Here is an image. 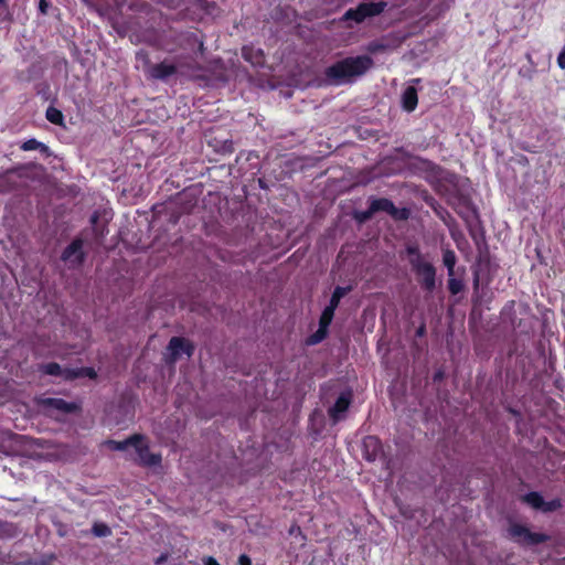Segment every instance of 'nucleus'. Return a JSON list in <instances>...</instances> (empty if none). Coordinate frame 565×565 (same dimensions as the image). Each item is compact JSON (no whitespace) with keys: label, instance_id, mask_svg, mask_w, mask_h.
<instances>
[{"label":"nucleus","instance_id":"obj_27","mask_svg":"<svg viewBox=\"0 0 565 565\" xmlns=\"http://www.w3.org/2000/svg\"><path fill=\"white\" fill-rule=\"evenodd\" d=\"M238 564L239 565H252V561L247 555L243 554L238 558Z\"/></svg>","mask_w":565,"mask_h":565},{"label":"nucleus","instance_id":"obj_28","mask_svg":"<svg viewBox=\"0 0 565 565\" xmlns=\"http://www.w3.org/2000/svg\"><path fill=\"white\" fill-rule=\"evenodd\" d=\"M202 561L204 565H220L218 562L212 556H206Z\"/></svg>","mask_w":565,"mask_h":565},{"label":"nucleus","instance_id":"obj_13","mask_svg":"<svg viewBox=\"0 0 565 565\" xmlns=\"http://www.w3.org/2000/svg\"><path fill=\"white\" fill-rule=\"evenodd\" d=\"M377 211H385L394 217H402V215H399V211L387 199H379L371 202L369 214L375 213Z\"/></svg>","mask_w":565,"mask_h":565},{"label":"nucleus","instance_id":"obj_9","mask_svg":"<svg viewBox=\"0 0 565 565\" xmlns=\"http://www.w3.org/2000/svg\"><path fill=\"white\" fill-rule=\"evenodd\" d=\"M335 308L328 306L324 308L321 317H320V326L319 330L311 337L310 343H317L321 341L327 333V328L332 321Z\"/></svg>","mask_w":565,"mask_h":565},{"label":"nucleus","instance_id":"obj_12","mask_svg":"<svg viewBox=\"0 0 565 565\" xmlns=\"http://www.w3.org/2000/svg\"><path fill=\"white\" fill-rule=\"evenodd\" d=\"M350 393H342L333 407L330 408L329 415L334 422H338L342 418V415L347 412L350 405Z\"/></svg>","mask_w":565,"mask_h":565},{"label":"nucleus","instance_id":"obj_29","mask_svg":"<svg viewBox=\"0 0 565 565\" xmlns=\"http://www.w3.org/2000/svg\"><path fill=\"white\" fill-rule=\"evenodd\" d=\"M47 6H49V3L46 2V0H40L39 8L42 13L46 12Z\"/></svg>","mask_w":565,"mask_h":565},{"label":"nucleus","instance_id":"obj_24","mask_svg":"<svg viewBox=\"0 0 565 565\" xmlns=\"http://www.w3.org/2000/svg\"><path fill=\"white\" fill-rule=\"evenodd\" d=\"M448 284H449V290L454 295L458 294L462 288L461 282L459 280L452 278V276L450 277Z\"/></svg>","mask_w":565,"mask_h":565},{"label":"nucleus","instance_id":"obj_25","mask_svg":"<svg viewBox=\"0 0 565 565\" xmlns=\"http://www.w3.org/2000/svg\"><path fill=\"white\" fill-rule=\"evenodd\" d=\"M557 64L562 70L565 68V47L561 51V53L557 56Z\"/></svg>","mask_w":565,"mask_h":565},{"label":"nucleus","instance_id":"obj_8","mask_svg":"<svg viewBox=\"0 0 565 565\" xmlns=\"http://www.w3.org/2000/svg\"><path fill=\"white\" fill-rule=\"evenodd\" d=\"M524 501L534 509H539L545 512L553 511L561 505L559 501L557 500L545 502L543 498L536 492H531L526 494L524 497Z\"/></svg>","mask_w":565,"mask_h":565},{"label":"nucleus","instance_id":"obj_21","mask_svg":"<svg viewBox=\"0 0 565 565\" xmlns=\"http://www.w3.org/2000/svg\"><path fill=\"white\" fill-rule=\"evenodd\" d=\"M46 118L52 124L61 125L63 121V114L58 109L50 107L46 110Z\"/></svg>","mask_w":565,"mask_h":565},{"label":"nucleus","instance_id":"obj_15","mask_svg":"<svg viewBox=\"0 0 565 565\" xmlns=\"http://www.w3.org/2000/svg\"><path fill=\"white\" fill-rule=\"evenodd\" d=\"M418 103L417 90L414 86H408L404 89L402 95L403 108L407 111H413Z\"/></svg>","mask_w":565,"mask_h":565},{"label":"nucleus","instance_id":"obj_4","mask_svg":"<svg viewBox=\"0 0 565 565\" xmlns=\"http://www.w3.org/2000/svg\"><path fill=\"white\" fill-rule=\"evenodd\" d=\"M130 456L145 466H158L161 462V456L150 452L145 439L139 435H136Z\"/></svg>","mask_w":565,"mask_h":565},{"label":"nucleus","instance_id":"obj_17","mask_svg":"<svg viewBox=\"0 0 565 565\" xmlns=\"http://www.w3.org/2000/svg\"><path fill=\"white\" fill-rule=\"evenodd\" d=\"M135 441H136V435L126 440H122V441L110 440L107 444H108L109 448L113 450L129 451V454H130Z\"/></svg>","mask_w":565,"mask_h":565},{"label":"nucleus","instance_id":"obj_7","mask_svg":"<svg viewBox=\"0 0 565 565\" xmlns=\"http://www.w3.org/2000/svg\"><path fill=\"white\" fill-rule=\"evenodd\" d=\"M82 247H83V242L81 239H75L64 250V253L62 255L63 260L65 263H67L71 267H75V266L79 265L84 258Z\"/></svg>","mask_w":565,"mask_h":565},{"label":"nucleus","instance_id":"obj_14","mask_svg":"<svg viewBox=\"0 0 565 565\" xmlns=\"http://www.w3.org/2000/svg\"><path fill=\"white\" fill-rule=\"evenodd\" d=\"M175 72V67L170 63H159L149 68V75L152 78L164 79Z\"/></svg>","mask_w":565,"mask_h":565},{"label":"nucleus","instance_id":"obj_30","mask_svg":"<svg viewBox=\"0 0 565 565\" xmlns=\"http://www.w3.org/2000/svg\"><path fill=\"white\" fill-rule=\"evenodd\" d=\"M3 3V0H0V6Z\"/></svg>","mask_w":565,"mask_h":565},{"label":"nucleus","instance_id":"obj_11","mask_svg":"<svg viewBox=\"0 0 565 565\" xmlns=\"http://www.w3.org/2000/svg\"><path fill=\"white\" fill-rule=\"evenodd\" d=\"M40 405L47 411H61L63 413H71L76 409L74 404L66 403L61 398H43L40 401Z\"/></svg>","mask_w":565,"mask_h":565},{"label":"nucleus","instance_id":"obj_5","mask_svg":"<svg viewBox=\"0 0 565 565\" xmlns=\"http://www.w3.org/2000/svg\"><path fill=\"white\" fill-rule=\"evenodd\" d=\"M192 354V347L189 341L181 338H172L167 348L166 359L173 363L179 359L189 358Z\"/></svg>","mask_w":565,"mask_h":565},{"label":"nucleus","instance_id":"obj_3","mask_svg":"<svg viewBox=\"0 0 565 565\" xmlns=\"http://www.w3.org/2000/svg\"><path fill=\"white\" fill-rule=\"evenodd\" d=\"M386 7V3L383 1L380 2H364L358 6L355 9H349L344 15L343 20H353L355 23H361L367 18H372L381 14Z\"/></svg>","mask_w":565,"mask_h":565},{"label":"nucleus","instance_id":"obj_22","mask_svg":"<svg viewBox=\"0 0 565 565\" xmlns=\"http://www.w3.org/2000/svg\"><path fill=\"white\" fill-rule=\"evenodd\" d=\"M348 292V289L344 287H337L332 294L330 305L333 308H337L340 299Z\"/></svg>","mask_w":565,"mask_h":565},{"label":"nucleus","instance_id":"obj_18","mask_svg":"<svg viewBox=\"0 0 565 565\" xmlns=\"http://www.w3.org/2000/svg\"><path fill=\"white\" fill-rule=\"evenodd\" d=\"M243 56L246 61H248L253 65H259L263 63V55L259 50L254 51L253 49L244 47Z\"/></svg>","mask_w":565,"mask_h":565},{"label":"nucleus","instance_id":"obj_16","mask_svg":"<svg viewBox=\"0 0 565 565\" xmlns=\"http://www.w3.org/2000/svg\"><path fill=\"white\" fill-rule=\"evenodd\" d=\"M43 371L49 375L64 376L65 379L78 376V374L74 373V371L62 370L61 366L56 363H49L44 365Z\"/></svg>","mask_w":565,"mask_h":565},{"label":"nucleus","instance_id":"obj_23","mask_svg":"<svg viewBox=\"0 0 565 565\" xmlns=\"http://www.w3.org/2000/svg\"><path fill=\"white\" fill-rule=\"evenodd\" d=\"M21 148L24 151H31V150H36V149H45L46 147L35 139H29L25 142H23Z\"/></svg>","mask_w":565,"mask_h":565},{"label":"nucleus","instance_id":"obj_10","mask_svg":"<svg viewBox=\"0 0 565 565\" xmlns=\"http://www.w3.org/2000/svg\"><path fill=\"white\" fill-rule=\"evenodd\" d=\"M363 451L367 460L374 461L382 455V445L379 438L367 436L363 439Z\"/></svg>","mask_w":565,"mask_h":565},{"label":"nucleus","instance_id":"obj_6","mask_svg":"<svg viewBox=\"0 0 565 565\" xmlns=\"http://www.w3.org/2000/svg\"><path fill=\"white\" fill-rule=\"evenodd\" d=\"M509 533L516 542L524 544H537L545 540L543 534L532 533L520 524H512L510 526Z\"/></svg>","mask_w":565,"mask_h":565},{"label":"nucleus","instance_id":"obj_26","mask_svg":"<svg viewBox=\"0 0 565 565\" xmlns=\"http://www.w3.org/2000/svg\"><path fill=\"white\" fill-rule=\"evenodd\" d=\"M76 373L78 375L85 374V375H87L90 379H94L96 376V373H95V371L93 369H84L81 372H76Z\"/></svg>","mask_w":565,"mask_h":565},{"label":"nucleus","instance_id":"obj_19","mask_svg":"<svg viewBox=\"0 0 565 565\" xmlns=\"http://www.w3.org/2000/svg\"><path fill=\"white\" fill-rule=\"evenodd\" d=\"M443 262H444V265L447 267L448 269V275L451 277L454 276V268H455V265H456V255L452 250H445L444 252V255H443Z\"/></svg>","mask_w":565,"mask_h":565},{"label":"nucleus","instance_id":"obj_20","mask_svg":"<svg viewBox=\"0 0 565 565\" xmlns=\"http://www.w3.org/2000/svg\"><path fill=\"white\" fill-rule=\"evenodd\" d=\"M92 532L97 537H105V536H109L111 534V530L107 524L98 523V522H96L93 525Z\"/></svg>","mask_w":565,"mask_h":565},{"label":"nucleus","instance_id":"obj_1","mask_svg":"<svg viewBox=\"0 0 565 565\" xmlns=\"http://www.w3.org/2000/svg\"><path fill=\"white\" fill-rule=\"evenodd\" d=\"M373 65L367 55L343 58L326 70V76L331 83L341 85L354 81L365 74Z\"/></svg>","mask_w":565,"mask_h":565},{"label":"nucleus","instance_id":"obj_2","mask_svg":"<svg viewBox=\"0 0 565 565\" xmlns=\"http://www.w3.org/2000/svg\"><path fill=\"white\" fill-rule=\"evenodd\" d=\"M407 252L411 255V265L419 276L420 282L427 290H433L435 288V268L422 257L416 247H408Z\"/></svg>","mask_w":565,"mask_h":565}]
</instances>
